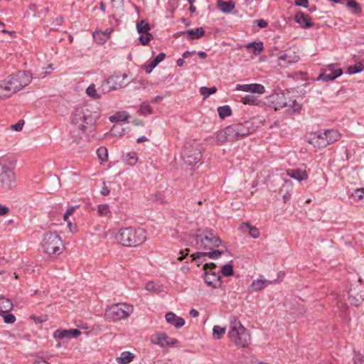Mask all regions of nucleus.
Listing matches in <instances>:
<instances>
[{"label":"nucleus","instance_id":"obj_1","mask_svg":"<svg viewBox=\"0 0 364 364\" xmlns=\"http://www.w3.org/2000/svg\"><path fill=\"white\" fill-rule=\"evenodd\" d=\"M256 129L257 127L255 126L252 120L233 124L217 132L215 139L219 143L239 140L255 132Z\"/></svg>","mask_w":364,"mask_h":364},{"label":"nucleus","instance_id":"obj_2","mask_svg":"<svg viewBox=\"0 0 364 364\" xmlns=\"http://www.w3.org/2000/svg\"><path fill=\"white\" fill-rule=\"evenodd\" d=\"M115 238L119 244L124 247H137L146 240V232L140 228H124L119 230Z\"/></svg>","mask_w":364,"mask_h":364},{"label":"nucleus","instance_id":"obj_3","mask_svg":"<svg viewBox=\"0 0 364 364\" xmlns=\"http://www.w3.org/2000/svg\"><path fill=\"white\" fill-rule=\"evenodd\" d=\"M32 76L30 73L23 70H19L15 73L9 75L1 81L4 90L9 97H11L18 92L28 84L31 83Z\"/></svg>","mask_w":364,"mask_h":364},{"label":"nucleus","instance_id":"obj_4","mask_svg":"<svg viewBox=\"0 0 364 364\" xmlns=\"http://www.w3.org/2000/svg\"><path fill=\"white\" fill-rule=\"evenodd\" d=\"M228 337L239 348H246L251 343L250 334L236 316L230 317Z\"/></svg>","mask_w":364,"mask_h":364},{"label":"nucleus","instance_id":"obj_5","mask_svg":"<svg viewBox=\"0 0 364 364\" xmlns=\"http://www.w3.org/2000/svg\"><path fill=\"white\" fill-rule=\"evenodd\" d=\"M98 117V113L93 112L87 105L77 107L73 114L72 124L83 133L87 126L95 123Z\"/></svg>","mask_w":364,"mask_h":364},{"label":"nucleus","instance_id":"obj_6","mask_svg":"<svg viewBox=\"0 0 364 364\" xmlns=\"http://www.w3.org/2000/svg\"><path fill=\"white\" fill-rule=\"evenodd\" d=\"M197 249L212 250L222 244L221 239L214 234L212 230H206L200 234L193 236Z\"/></svg>","mask_w":364,"mask_h":364},{"label":"nucleus","instance_id":"obj_7","mask_svg":"<svg viewBox=\"0 0 364 364\" xmlns=\"http://www.w3.org/2000/svg\"><path fill=\"white\" fill-rule=\"evenodd\" d=\"M181 157L188 166H194L202 158L201 146L198 143H187L184 145Z\"/></svg>","mask_w":364,"mask_h":364},{"label":"nucleus","instance_id":"obj_8","mask_svg":"<svg viewBox=\"0 0 364 364\" xmlns=\"http://www.w3.org/2000/svg\"><path fill=\"white\" fill-rule=\"evenodd\" d=\"M63 241L55 232H47L43 236V247L49 255H60L62 252Z\"/></svg>","mask_w":364,"mask_h":364},{"label":"nucleus","instance_id":"obj_9","mask_svg":"<svg viewBox=\"0 0 364 364\" xmlns=\"http://www.w3.org/2000/svg\"><path fill=\"white\" fill-rule=\"evenodd\" d=\"M133 307L124 303L114 304L106 309L107 319L116 321L125 318L132 312Z\"/></svg>","mask_w":364,"mask_h":364},{"label":"nucleus","instance_id":"obj_10","mask_svg":"<svg viewBox=\"0 0 364 364\" xmlns=\"http://www.w3.org/2000/svg\"><path fill=\"white\" fill-rule=\"evenodd\" d=\"M16 183L15 173L4 159H0V187L11 190Z\"/></svg>","mask_w":364,"mask_h":364},{"label":"nucleus","instance_id":"obj_11","mask_svg":"<svg viewBox=\"0 0 364 364\" xmlns=\"http://www.w3.org/2000/svg\"><path fill=\"white\" fill-rule=\"evenodd\" d=\"M127 77V75L125 73L122 75L115 74L109 76L102 85L103 92H109L125 87L127 83L124 82V80Z\"/></svg>","mask_w":364,"mask_h":364},{"label":"nucleus","instance_id":"obj_12","mask_svg":"<svg viewBox=\"0 0 364 364\" xmlns=\"http://www.w3.org/2000/svg\"><path fill=\"white\" fill-rule=\"evenodd\" d=\"M151 342L162 348L178 346L179 343L177 339L169 337L164 332H156L154 333L151 337Z\"/></svg>","mask_w":364,"mask_h":364},{"label":"nucleus","instance_id":"obj_13","mask_svg":"<svg viewBox=\"0 0 364 364\" xmlns=\"http://www.w3.org/2000/svg\"><path fill=\"white\" fill-rule=\"evenodd\" d=\"M342 74L341 68H338L336 65L331 64L324 68L323 72L318 75V80L328 82L335 80Z\"/></svg>","mask_w":364,"mask_h":364},{"label":"nucleus","instance_id":"obj_14","mask_svg":"<svg viewBox=\"0 0 364 364\" xmlns=\"http://www.w3.org/2000/svg\"><path fill=\"white\" fill-rule=\"evenodd\" d=\"M221 277L219 273L215 272H209L206 270L205 272L204 281L206 284L214 289L221 287L222 282L220 281Z\"/></svg>","mask_w":364,"mask_h":364},{"label":"nucleus","instance_id":"obj_15","mask_svg":"<svg viewBox=\"0 0 364 364\" xmlns=\"http://www.w3.org/2000/svg\"><path fill=\"white\" fill-rule=\"evenodd\" d=\"M326 134L318 131L311 134L310 143L318 148H324L328 145Z\"/></svg>","mask_w":364,"mask_h":364},{"label":"nucleus","instance_id":"obj_16","mask_svg":"<svg viewBox=\"0 0 364 364\" xmlns=\"http://www.w3.org/2000/svg\"><path fill=\"white\" fill-rule=\"evenodd\" d=\"M299 57L294 53L285 52L278 57V65L281 67H287L289 64L298 62Z\"/></svg>","mask_w":364,"mask_h":364},{"label":"nucleus","instance_id":"obj_17","mask_svg":"<svg viewBox=\"0 0 364 364\" xmlns=\"http://www.w3.org/2000/svg\"><path fill=\"white\" fill-rule=\"evenodd\" d=\"M236 90L257 94H263L265 92L264 87L257 83L237 85Z\"/></svg>","mask_w":364,"mask_h":364},{"label":"nucleus","instance_id":"obj_18","mask_svg":"<svg viewBox=\"0 0 364 364\" xmlns=\"http://www.w3.org/2000/svg\"><path fill=\"white\" fill-rule=\"evenodd\" d=\"M279 281L278 279H274V280H268V279H258L256 280H254L251 285V291H257L263 289L264 287H267L269 284H278Z\"/></svg>","mask_w":364,"mask_h":364},{"label":"nucleus","instance_id":"obj_19","mask_svg":"<svg viewBox=\"0 0 364 364\" xmlns=\"http://www.w3.org/2000/svg\"><path fill=\"white\" fill-rule=\"evenodd\" d=\"M224 254V251L223 250H210L209 252H198L196 253H194L191 255L193 260H200V259L203 258L205 256H208V257L211 259H218L222 255Z\"/></svg>","mask_w":364,"mask_h":364},{"label":"nucleus","instance_id":"obj_20","mask_svg":"<svg viewBox=\"0 0 364 364\" xmlns=\"http://www.w3.org/2000/svg\"><path fill=\"white\" fill-rule=\"evenodd\" d=\"M294 20L304 28H309L313 26V23L311 22V19L309 16L304 12H297L294 16Z\"/></svg>","mask_w":364,"mask_h":364},{"label":"nucleus","instance_id":"obj_21","mask_svg":"<svg viewBox=\"0 0 364 364\" xmlns=\"http://www.w3.org/2000/svg\"><path fill=\"white\" fill-rule=\"evenodd\" d=\"M165 318L168 323L173 325L176 328H180L185 324V320L183 318L176 316V314L171 311L168 312Z\"/></svg>","mask_w":364,"mask_h":364},{"label":"nucleus","instance_id":"obj_22","mask_svg":"<svg viewBox=\"0 0 364 364\" xmlns=\"http://www.w3.org/2000/svg\"><path fill=\"white\" fill-rule=\"evenodd\" d=\"M287 173L289 176L298 181H304L308 178V174L306 171L299 168L289 169L287 171Z\"/></svg>","mask_w":364,"mask_h":364},{"label":"nucleus","instance_id":"obj_23","mask_svg":"<svg viewBox=\"0 0 364 364\" xmlns=\"http://www.w3.org/2000/svg\"><path fill=\"white\" fill-rule=\"evenodd\" d=\"M166 55L164 53H160L157 56H156L154 60H152L149 65H145L143 66L145 72L146 73H151L152 70L157 66L165 58Z\"/></svg>","mask_w":364,"mask_h":364},{"label":"nucleus","instance_id":"obj_24","mask_svg":"<svg viewBox=\"0 0 364 364\" xmlns=\"http://www.w3.org/2000/svg\"><path fill=\"white\" fill-rule=\"evenodd\" d=\"M218 7L223 13H230L235 9V3L232 1H225L223 0H218Z\"/></svg>","mask_w":364,"mask_h":364},{"label":"nucleus","instance_id":"obj_25","mask_svg":"<svg viewBox=\"0 0 364 364\" xmlns=\"http://www.w3.org/2000/svg\"><path fill=\"white\" fill-rule=\"evenodd\" d=\"M186 33L188 40H195L203 36L205 34V31L202 27H198L195 29L187 31Z\"/></svg>","mask_w":364,"mask_h":364},{"label":"nucleus","instance_id":"obj_26","mask_svg":"<svg viewBox=\"0 0 364 364\" xmlns=\"http://www.w3.org/2000/svg\"><path fill=\"white\" fill-rule=\"evenodd\" d=\"M12 301L6 298H0V312L3 314L9 313L13 309Z\"/></svg>","mask_w":364,"mask_h":364},{"label":"nucleus","instance_id":"obj_27","mask_svg":"<svg viewBox=\"0 0 364 364\" xmlns=\"http://www.w3.org/2000/svg\"><path fill=\"white\" fill-rule=\"evenodd\" d=\"M246 48L255 55L259 54L264 50L263 43L261 41L250 43L246 46Z\"/></svg>","mask_w":364,"mask_h":364},{"label":"nucleus","instance_id":"obj_28","mask_svg":"<svg viewBox=\"0 0 364 364\" xmlns=\"http://www.w3.org/2000/svg\"><path fill=\"white\" fill-rule=\"evenodd\" d=\"M134 355L129 351H124L121 353L120 356L117 358V361L119 364L129 363L134 358Z\"/></svg>","mask_w":364,"mask_h":364},{"label":"nucleus","instance_id":"obj_29","mask_svg":"<svg viewBox=\"0 0 364 364\" xmlns=\"http://www.w3.org/2000/svg\"><path fill=\"white\" fill-rule=\"evenodd\" d=\"M323 132H324V134H326V137L328 140V145L339 140L340 136H341L339 132L336 130L327 129V130H325Z\"/></svg>","mask_w":364,"mask_h":364},{"label":"nucleus","instance_id":"obj_30","mask_svg":"<svg viewBox=\"0 0 364 364\" xmlns=\"http://www.w3.org/2000/svg\"><path fill=\"white\" fill-rule=\"evenodd\" d=\"M240 102L244 105H258L259 103V100L257 97L253 95H247L245 97H242L240 100Z\"/></svg>","mask_w":364,"mask_h":364},{"label":"nucleus","instance_id":"obj_31","mask_svg":"<svg viewBox=\"0 0 364 364\" xmlns=\"http://www.w3.org/2000/svg\"><path fill=\"white\" fill-rule=\"evenodd\" d=\"M335 297L336 299V306L338 308V309L340 310V316L342 317H346L348 310V305L346 303L343 302L342 301L339 300L338 295H336Z\"/></svg>","mask_w":364,"mask_h":364},{"label":"nucleus","instance_id":"obj_32","mask_svg":"<svg viewBox=\"0 0 364 364\" xmlns=\"http://www.w3.org/2000/svg\"><path fill=\"white\" fill-rule=\"evenodd\" d=\"M129 115L126 112H117L109 117L112 122H124L128 119Z\"/></svg>","mask_w":364,"mask_h":364},{"label":"nucleus","instance_id":"obj_33","mask_svg":"<svg viewBox=\"0 0 364 364\" xmlns=\"http://www.w3.org/2000/svg\"><path fill=\"white\" fill-rule=\"evenodd\" d=\"M93 38L98 44H104L109 39V36L102 33V31H96L93 33Z\"/></svg>","mask_w":364,"mask_h":364},{"label":"nucleus","instance_id":"obj_34","mask_svg":"<svg viewBox=\"0 0 364 364\" xmlns=\"http://www.w3.org/2000/svg\"><path fill=\"white\" fill-rule=\"evenodd\" d=\"M136 29L139 33H149L150 25L144 20H141L136 23Z\"/></svg>","mask_w":364,"mask_h":364},{"label":"nucleus","instance_id":"obj_35","mask_svg":"<svg viewBox=\"0 0 364 364\" xmlns=\"http://www.w3.org/2000/svg\"><path fill=\"white\" fill-rule=\"evenodd\" d=\"M218 113L221 119H225L232 114V109L228 105L220 106L218 108Z\"/></svg>","mask_w":364,"mask_h":364},{"label":"nucleus","instance_id":"obj_36","mask_svg":"<svg viewBox=\"0 0 364 364\" xmlns=\"http://www.w3.org/2000/svg\"><path fill=\"white\" fill-rule=\"evenodd\" d=\"M363 297L360 294L357 293L355 295L352 294H349L348 300L350 304L354 305L355 306H358L361 304L363 301Z\"/></svg>","mask_w":364,"mask_h":364},{"label":"nucleus","instance_id":"obj_37","mask_svg":"<svg viewBox=\"0 0 364 364\" xmlns=\"http://www.w3.org/2000/svg\"><path fill=\"white\" fill-rule=\"evenodd\" d=\"M139 112L142 115L151 114L153 112V109L149 102H144L140 105Z\"/></svg>","mask_w":364,"mask_h":364},{"label":"nucleus","instance_id":"obj_38","mask_svg":"<svg viewBox=\"0 0 364 364\" xmlns=\"http://www.w3.org/2000/svg\"><path fill=\"white\" fill-rule=\"evenodd\" d=\"M226 328L220 326H214L213 328V337L215 339H220L225 333Z\"/></svg>","mask_w":364,"mask_h":364},{"label":"nucleus","instance_id":"obj_39","mask_svg":"<svg viewBox=\"0 0 364 364\" xmlns=\"http://www.w3.org/2000/svg\"><path fill=\"white\" fill-rule=\"evenodd\" d=\"M217 88L215 87H201L200 88V93L201 95L204 97V98L208 97L210 95L216 92Z\"/></svg>","mask_w":364,"mask_h":364},{"label":"nucleus","instance_id":"obj_40","mask_svg":"<svg viewBox=\"0 0 364 364\" xmlns=\"http://www.w3.org/2000/svg\"><path fill=\"white\" fill-rule=\"evenodd\" d=\"M364 68L363 64L360 62L348 68V74H355L361 72Z\"/></svg>","mask_w":364,"mask_h":364},{"label":"nucleus","instance_id":"obj_41","mask_svg":"<svg viewBox=\"0 0 364 364\" xmlns=\"http://www.w3.org/2000/svg\"><path fill=\"white\" fill-rule=\"evenodd\" d=\"M97 212L100 216L109 217L111 215V212L107 204L99 205Z\"/></svg>","mask_w":364,"mask_h":364},{"label":"nucleus","instance_id":"obj_42","mask_svg":"<svg viewBox=\"0 0 364 364\" xmlns=\"http://www.w3.org/2000/svg\"><path fill=\"white\" fill-rule=\"evenodd\" d=\"M86 93L88 96L92 97L93 99H100L101 95L97 93L95 85L92 84L90 85L86 90Z\"/></svg>","mask_w":364,"mask_h":364},{"label":"nucleus","instance_id":"obj_43","mask_svg":"<svg viewBox=\"0 0 364 364\" xmlns=\"http://www.w3.org/2000/svg\"><path fill=\"white\" fill-rule=\"evenodd\" d=\"M220 272L225 277L232 276L234 274L233 266L230 264H225L222 267Z\"/></svg>","mask_w":364,"mask_h":364},{"label":"nucleus","instance_id":"obj_44","mask_svg":"<svg viewBox=\"0 0 364 364\" xmlns=\"http://www.w3.org/2000/svg\"><path fill=\"white\" fill-rule=\"evenodd\" d=\"M97 154L99 159L101 161H105L107 160L108 152H107V149L105 147L101 146V147L98 148L97 150Z\"/></svg>","mask_w":364,"mask_h":364},{"label":"nucleus","instance_id":"obj_45","mask_svg":"<svg viewBox=\"0 0 364 364\" xmlns=\"http://www.w3.org/2000/svg\"><path fill=\"white\" fill-rule=\"evenodd\" d=\"M53 336L56 339L70 338L69 330H57L54 332Z\"/></svg>","mask_w":364,"mask_h":364},{"label":"nucleus","instance_id":"obj_46","mask_svg":"<svg viewBox=\"0 0 364 364\" xmlns=\"http://www.w3.org/2000/svg\"><path fill=\"white\" fill-rule=\"evenodd\" d=\"M146 289L149 291L151 292H160L161 291V286L156 284L154 282H149L146 284Z\"/></svg>","mask_w":364,"mask_h":364},{"label":"nucleus","instance_id":"obj_47","mask_svg":"<svg viewBox=\"0 0 364 364\" xmlns=\"http://www.w3.org/2000/svg\"><path fill=\"white\" fill-rule=\"evenodd\" d=\"M245 225L248 228L249 234L252 237L256 239L259 237V231L257 228L251 226L249 223H245Z\"/></svg>","mask_w":364,"mask_h":364},{"label":"nucleus","instance_id":"obj_48","mask_svg":"<svg viewBox=\"0 0 364 364\" xmlns=\"http://www.w3.org/2000/svg\"><path fill=\"white\" fill-rule=\"evenodd\" d=\"M125 158L127 162L132 166H134L137 162V156L135 152L127 153Z\"/></svg>","mask_w":364,"mask_h":364},{"label":"nucleus","instance_id":"obj_49","mask_svg":"<svg viewBox=\"0 0 364 364\" xmlns=\"http://www.w3.org/2000/svg\"><path fill=\"white\" fill-rule=\"evenodd\" d=\"M352 197L356 200H360L364 198V188H357L352 193Z\"/></svg>","mask_w":364,"mask_h":364},{"label":"nucleus","instance_id":"obj_50","mask_svg":"<svg viewBox=\"0 0 364 364\" xmlns=\"http://www.w3.org/2000/svg\"><path fill=\"white\" fill-rule=\"evenodd\" d=\"M347 6L349 8L354 9V13L355 14H358V13H360L361 11V9H360V8L359 6L358 3H357L354 0H349V1H348Z\"/></svg>","mask_w":364,"mask_h":364},{"label":"nucleus","instance_id":"obj_51","mask_svg":"<svg viewBox=\"0 0 364 364\" xmlns=\"http://www.w3.org/2000/svg\"><path fill=\"white\" fill-rule=\"evenodd\" d=\"M2 316L6 323L11 324L16 321L15 316L11 314L6 313L4 314H2Z\"/></svg>","mask_w":364,"mask_h":364},{"label":"nucleus","instance_id":"obj_52","mask_svg":"<svg viewBox=\"0 0 364 364\" xmlns=\"http://www.w3.org/2000/svg\"><path fill=\"white\" fill-rule=\"evenodd\" d=\"M152 35L151 33H147L146 36L141 35L139 36V41L140 43L144 45H148L149 42L151 40Z\"/></svg>","mask_w":364,"mask_h":364},{"label":"nucleus","instance_id":"obj_53","mask_svg":"<svg viewBox=\"0 0 364 364\" xmlns=\"http://www.w3.org/2000/svg\"><path fill=\"white\" fill-rule=\"evenodd\" d=\"M31 318L36 322L38 323H41L43 322H45L48 320V316L43 315L41 316H31Z\"/></svg>","mask_w":364,"mask_h":364},{"label":"nucleus","instance_id":"obj_54","mask_svg":"<svg viewBox=\"0 0 364 364\" xmlns=\"http://www.w3.org/2000/svg\"><path fill=\"white\" fill-rule=\"evenodd\" d=\"M354 364H363L364 363V356L358 353H355L353 358Z\"/></svg>","mask_w":364,"mask_h":364},{"label":"nucleus","instance_id":"obj_55","mask_svg":"<svg viewBox=\"0 0 364 364\" xmlns=\"http://www.w3.org/2000/svg\"><path fill=\"white\" fill-rule=\"evenodd\" d=\"M216 268V264L215 263H206L203 266V269L205 272L208 271L209 272H213V270Z\"/></svg>","mask_w":364,"mask_h":364},{"label":"nucleus","instance_id":"obj_56","mask_svg":"<svg viewBox=\"0 0 364 364\" xmlns=\"http://www.w3.org/2000/svg\"><path fill=\"white\" fill-rule=\"evenodd\" d=\"M255 23L261 28H264L268 26L267 22L264 19L255 20Z\"/></svg>","mask_w":364,"mask_h":364},{"label":"nucleus","instance_id":"obj_57","mask_svg":"<svg viewBox=\"0 0 364 364\" xmlns=\"http://www.w3.org/2000/svg\"><path fill=\"white\" fill-rule=\"evenodd\" d=\"M9 97L6 92V90H4V87L3 84H1V81L0 80V100H6Z\"/></svg>","mask_w":364,"mask_h":364},{"label":"nucleus","instance_id":"obj_58","mask_svg":"<svg viewBox=\"0 0 364 364\" xmlns=\"http://www.w3.org/2000/svg\"><path fill=\"white\" fill-rule=\"evenodd\" d=\"M23 124H24L23 121H22V120L18 121L16 124L12 125V129L17 132L21 131L23 129Z\"/></svg>","mask_w":364,"mask_h":364},{"label":"nucleus","instance_id":"obj_59","mask_svg":"<svg viewBox=\"0 0 364 364\" xmlns=\"http://www.w3.org/2000/svg\"><path fill=\"white\" fill-rule=\"evenodd\" d=\"M70 338H76L81 334V331L78 329H70L69 330Z\"/></svg>","mask_w":364,"mask_h":364},{"label":"nucleus","instance_id":"obj_60","mask_svg":"<svg viewBox=\"0 0 364 364\" xmlns=\"http://www.w3.org/2000/svg\"><path fill=\"white\" fill-rule=\"evenodd\" d=\"M308 0H295V4L297 6L306 8L308 6Z\"/></svg>","mask_w":364,"mask_h":364},{"label":"nucleus","instance_id":"obj_61","mask_svg":"<svg viewBox=\"0 0 364 364\" xmlns=\"http://www.w3.org/2000/svg\"><path fill=\"white\" fill-rule=\"evenodd\" d=\"M9 208L0 204V216L6 215L9 213Z\"/></svg>","mask_w":364,"mask_h":364},{"label":"nucleus","instance_id":"obj_62","mask_svg":"<svg viewBox=\"0 0 364 364\" xmlns=\"http://www.w3.org/2000/svg\"><path fill=\"white\" fill-rule=\"evenodd\" d=\"M188 2L190 4L189 10L191 13H194L196 10V7L193 6L194 0H187Z\"/></svg>","mask_w":364,"mask_h":364},{"label":"nucleus","instance_id":"obj_63","mask_svg":"<svg viewBox=\"0 0 364 364\" xmlns=\"http://www.w3.org/2000/svg\"><path fill=\"white\" fill-rule=\"evenodd\" d=\"M189 314L191 316L193 317V318H196V317H198V311L195 309H192L190 312H189Z\"/></svg>","mask_w":364,"mask_h":364},{"label":"nucleus","instance_id":"obj_64","mask_svg":"<svg viewBox=\"0 0 364 364\" xmlns=\"http://www.w3.org/2000/svg\"><path fill=\"white\" fill-rule=\"evenodd\" d=\"M75 210V207L70 206L67 209L65 213L67 215L70 216L74 213Z\"/></svg>","mask_w":364,"mask_h":364}]
</instances>
